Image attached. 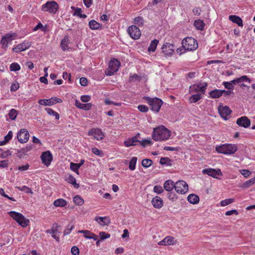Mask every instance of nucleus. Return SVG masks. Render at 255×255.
Instances as JSON below:
<instances>
[{"label": "nucleus", "instance_id": "f257e3e1", "mask_svg": "<svg viewBox=\"0 0 255 255\" xmlns=\"http://www.w3.org/2000/svg\"><path fill=\"white\" fill-rule=\"evenodd\" d=\"M171 131L164 126H160L153 128L152 137L155 141H165L168 139Z\"/></svg>", "mask_w": 255, "mask_h": 255}, {"label": "nucleus", "instance_id": "f03ea898", "mask_svg": "<svg viewBox=\"0 0 255 255\" xmlns=\"http://www.w3.org/2000/svg\"><path fill=\"white\" fill-rule=\"evenodd\" d=\"M8 214L22 227H26L29 224V220L25 218L20 213L15 211H10L8 212Z\"/></svg>", "mask_w": 255, "mask_h": 255}, {"label": "nucleus", "instance_id": "7ed1b4c3", "mask_svg": "<svg viewBox=\"0 0 255 255\" xmlns=\"http://www.w3.org/2000/svg\"><path fill=\"white\" fill-rule=\"evenodd\" d=\"M237 150V145L233 144H224L216 147V150L218 153L226 155L234 154Z\"/></svg>", "mask_w": 255, "mask_h": 255}, {"label": "nucleus", "instance_id": "20e7f679", "mask_svg": "<svg viewBox=\"0 0 255 255\" xmlns=\"http://www.w3.org/2000/svg\"><path fill=\"white\" fill-rule=\"evenodd\" d=\"M182 47L187 51L196 50L198 46L197 40L194 38L188 37L184 38L182 42Z\"/></svg>", "mask_w": 255, "mask_h": 255}, {"label": "nucleus", "instance_id": "39448f33", "mask_svg": "<svg viewBox=\"0 0 255 255\" xmlns=\"http://www.w3.org/2000/svg\"><path fill=\"white\" fill-rule=\"evenodd\" d=\"M16 37L17 34L14 32H10L2 35L0 41L1 48L6 50L8 46V44L11 43V41L15 39Z\"/></svg>", "mask_w": 255, "mask_h": 255}, {"label": "nucleus", "instance_id": "423d86ee", "mask_svg": "<svg viewBox=\"0 0 255 255\" xmlns=\"http://www.w3.org/2000/svg\"><path fill=\"white\" fill-rule=\"evenodd\" d=\"M58 8V5L56 1L49 0L42 5L41 10L43 12H48L50 13L55 14Z\"/></svg>", "mask_w": 255, "mask_h": 255}, {"label": "nucleus", "instance_id": "0eeeda50", "mask_svg": "<svg viewBox=\"0 0 255 255\" xmlns=\"http://www.w3.org/2000/svg\"><path fill=\"white\" fill-rule=\"evenodd\" d=\"M121 66L120 62L117 59H112L109 64V67L106 71L107 76H111L117 72Z\"/></svg>", "mask_w": 255, "mask_h": 255}, {"label": "nucleus", "instance_id": "6e6552de", "mask_svg": "<svg viewBox=\"0 0 255 255\" xmlns=\"http://www.w3.org/2000/svg\"><path fill=\"white\" fill-rule=\"evenodd\" d=\"M174 189L177 193L180 194H184L188 191V185L185 181L179 180L175 183Z\"/></svg>", "mask_w": 255, "mask_h": 255}, {"label": "nucleus", "instance_id": "1a4fd4ad", "mask_svg": "<svg viewBox=\"0 0 255 255\" xmlns=\"http://www.w3.org/2000/svg\"><path fill=\"white\" fill-rule=\"evenodd\" d=\"M148 103L151 107L152 110L155 112H158L162 105V101L158 98H147Z\"/></svg>", "mask_w": 255, "mask_h": 255}, {"label": "nucleus", "instance_id": "9d476101", "mask_svg": "<svg viewBox=\"0 0 255 255\" xmlns=\"http://www.w3.org/2000/svg\"><path fill=\"white\" fill-rule=\"evenodd\" d=\"M161 51L165 57H171L174 53V45L169 43H165L161 47Z\"/></svg>", "mask_w": 255, "mask_h": 255}, {"label": "nucleus", "instance_id": "9b49d317", "mask_svg": "<svg viewBox=\"0 0 255 255\" xmlns=\"http://www.w3.org/2000/svg\"><path fill=\"white\" fill-rule=\"evenodd\" d=\"M89 136H93V138L97 140H100L104 138V134L100 128H93L91 129L88 133Z\"/></svg>", "mask_w": 255, "mask_h": 255}, {"label": "nucleus", "instance_id": "f8f14e48", "mask_svg": "<svg viewBox=\"0 0 255 255\" xmlns=\"http://www.w3.org/2000/svg\"><path fill=\"white\" fill-rule=\"evenodd\" d=\"M18 141L21 143H26L29 139V133L25 128L21 129L17 134Z\"/></svg>", "mask_w": 255, "mask_h": 255}, {"label": "nucleus", "instance_id": "ddd939ff", "mask_svg": "<svg viewBox=\"0 0 255 255\" xmlns=\"http://www.w3.org/2000/svg\"><path fill=\"white\" fill-rule=\"evenodd\" d=\"M62 100L57 97H52L49 99H41L38 101V103L43 106H52L56 103H60Z\"/></svg>", "mask_w": 255, "mask_h": 255}, {"label": "nucleus", "instance_id": "4468645a", "mask_svg": "<svg viewBox=\"0 0 255 255\" xmlns=\"http://www.w3.org/2000/svg\"><path fill=\"white\" fill-rule=\"evenodd\" d=\"M128 32L131 38L134 39H138L141 35L139 29L135 25H131L128 27Z\"/></svg>", "mask_w": 255, "mask_h": 255}, {"label": "nucleus", "instance_id": "2eb2a0df", "mask_svg": "<svg viewBox=\"0 0 255 255\" xmlns=\"http://www.w3.org/2000/svg\"><path fill=\"white\" fill-rule=\"evenodd\" d=\"M202 173L212 176L214 178H219L218 176L222 175L220 169H215L211 168L204 169L202 170Z\"/></svg>", "mask_w": 255, "mask_h": 255}, {"label": "nucleus", "instance_id": "dca6fc26", "mask_svg": "<svg viewBox=\"0 0 255 255\" xmlns=\"http://www.w3.org/2000/svg\"><path fill=\"white\" fill-rule=\"evenodd\" d=\"M42 163L48 166L50 164L52 160V155L49 151H46L42 153L41 155Z\"/></svg>", "mask_w": 255, "mask_h": 255}, {"label": "nucleus", "instance_id": "f3484780", "mask_svg": "<svg viewBox=\"0 0 255 255\" xmlns=\"http://www.w3.org/2000/svg\"><path fill=\"white\" fill-rule=\"evenodd\" d=\"M94 220L101 226H108L111 223V220L108 216H96Z\"/></svg>", "mask_w": 255, "mask_h": 255}, {"label": "nucleus", "instance_id": "a211bd4d", "mask_svg": "<svg viewBox=\"0 0 255 255\" xmlns=\"http://www.w3.org/2000/svg\"><path fill=\"white\" fill-rule=\"evenodd\" d=\"M30 46V42L28 41H24L23 42L20 43L13 47L12 48V51L16 53L20 52L28 49Z\"/></svg>", "mask_w": 255, "mask_h": 255}, {"label": "nucleus", "instance_id": "6ab92c4d", "mask_svg": "<svg viewBox=\"0 0 255 255\" xmlns=\"http://www.w3.org/2000/svg\"><path fill=\"white\" fill-rule=\"evenodd\" d=\"M206 88L201 85H193L189 88L190 94H200L203 93L205 91Z\"/></svg>", "mask_w": 255, "mask_h": 255}, {"label": "nucleus", "instance_id": "aec40b11", "mask_svg": "<svg viewBox=\"0 0 255 255\" xmlns=\"http://www.w3.org/2000/svg\"><path fill=\"white\" fill-rule=\"evenodd\" d=\"M236 123L240 127L247 128L251 125V121L247 117L243 116L238 119Z\"/></svg>", "mask_w": 255, "mask_h": 255}, {"label": "nucleus", "instance_id": "412c9836", "mask_svg": "<svg viewBox=\"0 0 255 255\" xmlns=\"http://www.w3.org/2000/svg\"><path fill=\"white\" fill-rule=\"evenodd\" d=\"M218 111L220 116L224 120H227V117L231 113V110L227 106H220L218 108Z\"/></svg>", "mask_w": 255, "mask_h": 255}, {"label": "nucleus", "instance_id": "4be33fe9", "mask_svg": "<svg viewBox=\"0 0 255 255\" xmlns=\"http://www.w3.org/2000/svg\"><path fill=\"white\" fill-rule=\"evenodd\" d=\"M175 242L173 237L167 236L162 241L159 242L158 245L160 246L173 245L175 244Z\"/></svg>", "mask_w": 255, "mask_h": 255}, {"label": "nucleus", "instance_id": "5701e85b", "mask_svg": "<svg viewBox=\"0 0 255 255\" xmlns=\"http://www.w3.org/2000/svg\"><path fill=\"white\" fill-rule=\"evenodd\" d=\"M75 105L77 108L85 111H89L92 107V104L90 103L83 104L78 100H75Z\"/></svg>", "mask_w": 255, "mask_h": 255}, {"label": "nucleus", "instance_id": "b1692460", "mask_svg": "<svg viewBox=\"0 0 255 255\" xmlns=\"http://www.w3.org/2000/svg\"><path fill=\"white\" fill-rule=\"evenodd\" d=\"M151 203L153 206L157 209H160L163 206V201L159 196H155L151 200Z\"/></svg>", "mask_w": 255, "mask_h": 255}, {"label": "nucleus", "instance_id": "393cba45", "mask_svg": "<svg viewBox=\"0 0 255 255\" xmlns=\"http://www.w3.org/2000/svg\"><path fill=\"white\" fill-rule=\"evenodd\" d=\"M229 19L233 22L236 23L239 26L242 27L243 26L242 18L237 15H231L229 17Z\"/></svg>", "mask_w": 255, "mask_h": 255}, {"label": "nucleus", "instance_id": "a878e982", "mask_svg": "<svg viewBox=\"0 0 255 255\" xmlns=\"http://www.w3.org/2000/svg\"><path fill=\"white\" fill-rule=\"evenodd\" d=\"M188 201L192 204H197L199 202V196L195 194H190L187 196Z\"/></svg>", "mask_w": 255, "mask_h": 255}, {"label": "nucleus", "instance_id": "bb28decb", "mask_svg": "<svg viewBox=\"0 0 255 255\" xmlns=\"http://www.w3.org/2000/svg\"><path fill=\"white\" fill-rule=\"evenodd\" d=\"M164 188L167 191H171L175 188V183L171 180H166L164 183Z\"/></svg>", "mask_w": 255, "mask_h": 255}, {"label": "nucleus", "instance_id": "cd10ccee", "mask_svg": "<svg viewBox=\"0 0 255 255\" xmlns=\"http://www.w3.org/2000/svg\"><path fill=\"white\" fill-rule=\"evenodd\" d=\"M70 42V40L68 36L66 35L62 40L61 42V46L63 51H65L69 49L68 45Z\"/></svg>", "mask_w": 255, "mask_h": 255}, {"label": "nucleus", "instance_id": "c85d7f7f", "mask_svg": "<svg viewBox=\"0 0 255 255\" xmlns=\"http://www.w3.org/2000/svg\"><path fill=\"white\" fill-rule=\"evenodd\" d=\"M67 204V201L62 198L55 200L53 202V205L56 207H64Z\"/></svg>", "mask_w": 255, "mask_h": 255}, {"label": "nucleus", "instance_id": "c756f323", "mask_svg": "<svg viewBox=\"0 0 255 255\" xmlns=\"http://www.w3.org/2000/svg\"><path fill=\"white\" fill-rule=\"evenodd\" d=\"M138 142V140L136 136H133L131 138H128L124 142L126 146L129 147L135 145V142Z\"/></svg>", "mask_w": 255, "mask_h": 255}, {"label": "nucleus", "instance_id": "7c9ffc66", "mask_svg": "<svg viewBox=\"0 0 255 255\" xmlns=\"http://www.w3.org/2000/svg\"><path fill=\"white\" fill-rule=\"evenodd\" d=\"M243 82H246L250 83L251 82V80L246 75L242 76L239 78H236L232 80V82L236 83V84L240 83Z\"/></svg>", "mask_w": 255, "mask_h": 255}, {"label": "nucleus", "instance_id": "2f4dec72", "mask_svg": "<svg viewBox=\"0 0 255 255\" xmlns=\"http://www.w3.org/2000/svg\"><path fill=\"white\" fill-rule=\"evenodd\" d=\"M66 180L67 182L72 184L75 188H78L79 187V185L76 183V179L73 176L69 175L66 177Z\"/></svg>", "mask_w": 255, "mask_h": 255}, {"label": "nucleus", "instance_id": "473e14b6", "mask_svg": "<svg viewBox=\"0 0 255 255\" xmlns=\"http://www.w3.org/2000/svg\"><path fill=\"white\" fill-rule=\"evenodd\" d=\"M191 94L192 96L189 99L190 103H195L201 98V95L199 93Z\"/></svg>", "mask_w": 255, "mask_h": 255}, {"label": "nucleus", "instance_id": "72a5a7b5", "mask_svg": "<svg viewBox=\"0 0 255 255\" xmlns=\"http://www.w3.org/2000/svg\"><path fill=\"white\" fill-rule=\"evenodd\" d=\"M212 98H219L222 96L221 90L215 89L211 91L209 93Z\"/></svg>", "mask_w": 255, "mask_h": 255}, {"label": "nucleus", "instance_id": "f704fd0d", "mask_svg": "<svg viewBox=\"0 0 255 255\" xmlns=\"http://www.w3.org/2000/svg\"><path fill=\"white\" fill-rule=\"evenodd\" d=\"M158 42L159 41L157 39H154L153 40H152L150 42V45L148 48V51L149 52H154L157 47Z\"/></svg>", "mask_w": 255, "mask_h": 255}, {"label": "nucleus", "instance_id": "c9c22d12", "mask_svg": "<svg viewBox=\"0 0 255 255\" xmlns=\"http://www.w3.org/2000/svg\"><path fill=\"white\" fill-rule=\"evenodd\" d=\"M255 183V177L245 182L244 183H243L241 185V187L243 188H247L250 187L251 186L253 185Z\"/></svg>", "mask_w": 255, "mask_h": 255}, {"label": "nucleus", "instance_id": "e433bc0d", "mask_svg": "<svg viewBox=\"0 0 255 255\" xmlns=\"http://www.w3.org/2000/svg\"><path fill=\"white\" fill-rule=\"evenodd\" d=\"M194 25L197 29L202 30L205 26V23L203 20L198 19L195 20Z\"/></svg>", "mask_w": 255, "mask_h": 255}, {"label": "nucleus", "instance_id": "4c0bfd02", "mask_svg": "<svg viewBox=\"0 0 255 255\" xmlns=\"http://www.w3.org/2000/svg\"><path fill=\"white\" fill-rule=\"evenodd\" d=\"M89 26L92 30H97L100 27V24L95 20H92L89 22Z\"/></svg>", "mask_w": 255, "mask_h": 255}, {"label": "nucleus", "instance_id": "58836bf2", "mask_svg": "<svg viewBox=\"0 0 255 255\" xmlns=\"http://www.w3.org/2000/svg\"><path fill=\"white\" fill-rule=\"evenodd\" d=\"M45 111L47 112L48 115L54 117L55 119H59V115L58 114V113L53 110L52 109L46 108Z\"/></svg>", "mask_w": 255, "mask_h": 255}, {"label": "nucleus", "instance_id": "ea45409f", "mask_svg": "<svg viewBox=\"0 0 255 255\" xmlns=\"http://www.w3.org/2000/svg\"><path fill=\"white\" fill-rule=\"evenodd\" d=\"M73 202L75 204L79 206L82 205L84 203L83 198L79 195H76L73 198Z\"/></svg>", "mask_w": 255, "mask_h": 255}, {"label": "nucleus", "instance_id": "a19ab883", "mask_svg": "<svg viewBox=\"0 0 255 255\" xmlns=\"http://www.w3.org/2000/svg\"><path fill=\"white\" fill-rule=\"evenodd\" d=\"M137 158L136 157H133L131 159L129 163V169L130 170H134L135 169V166Z\"/></svg>", "mask_w": 255, "mask_h": 255}, {"label": "nucleus", "instance_id": "79ce46f5", "mask_svg": "<svg viewBox=\"0 0 255 255\" xmlns=\"http://www.w3.org/2000/svg\"><path fill=\"white\" fill-rule=\"evenodd\" d=\"M11 71L16 72L20 70V65L16 62L12 63L9 67Z\"/></svg>", "mask_w": 255, "mask_h": 255}, {"label": "nucleus", "instance_id": "37998d69", "mask_svg": "<svg viewBox=\"0 0 255 255\" xmlns=\"http://www.w3.org/2000/svg\"><path fill=\"white\" fill-rule=\"evenodd\" d=\"M138 142L143 147H145L147 145H151L152 144V141L150 138L144 139L141 141L138 140Z\"/></svg>", "mask_w": 255, "mask_h": 255}, {"label": "nucleus", "instance_id": "c03bdc74", "mask_svg": "<svg viewBox=\"0 0 255 255\" xmlns=\"http://www.w3.org/2000/svg\"><path fill=\"white\" fill-rule=\"evenodd\" d=\"M236 83H233L232 80L230 82H223V85L224 86L225 88L230 90H233L234 88L233 84H235Z\"/></svg>", "mask_w": 255, "mask_h": 255}, {"label": "nucleus", "instance_id": "a18cd8bd", "mask_svg": "<svg viewBox=\"0 0 255 255\" xmlns=\"http://www.w3.org/2000/svg\"><path fill=\"white\" fill-rule=\"evenodd\" d=\"M152 164V161L149 159H144L142 160L141 164L144 168L150 167Z\"/></svg>", "mask_w": 255, "mask_h": 255}, {"label": "nucleus", "instance_id": "49530a36", "mask_svg": "<svg viewBox=\"0 0 255 255\" xmlns=\"http://www.w3.org/2000/svg\"><path fill=\"white\" fill-rule=\"evenodd\" d=\"M17 116V112L15 109H11L9 112L8 116L12 120H14Z\"/></svg>", "mask_w": 255, "mask_h": 255}, {"label": "nucleus", "instance_id": "de8ad7c7", "mask_svg": "<svg viewBox=\"0 0 255 255\" xmlns=\"http://www.w3.org/2000/svg\"><path fill=\"white\" fill-rule=\"evenodd\" d=\"M134 23L138 26H142L144 23V20L142 17L138 16L134 19Z\"/></svg>", "mask_w": 255, "mask_h": 255}, {"label": "nucleus", "instance_id": "09e8293b", "mask_svg": "<svg viewBox=\"0 0 255 255\" xmlns=\"http://www.w3.org/2000/svg\"><path fill=\"white\" fill-rule=\"evenodd\" d=\"M16 188L20 191H24L25 193H30L31 194H33V191L32 190L26 186L17 187Z\"/></svg>", "mask_w": 255, "mask_h": 255}, {"label": "nucleus", "instance_id": "8fccbe9b", "mask_svg": "<svg viewBox=\"0 0 255 255\" xmlns=\"http://www.w3.org/2000/svg\"><path fill=\"white\" fill-rule=\"evenodd\" d=\"M234 202V199L233 198L226 199L221 202V205L223 207L228 205Z\"/></svg>", "mask_w": 255, "mask_h": 255}, {"label": "nucleus", "instance_id": "3c124183", "mask_svg": "<svg viewBox=\"0 0 255 255\" xmlns=\"http://www.w3.org/2000/svg\"><path fill=\"white\" fill-rule=\"evenodd\" d=\"M70 168L71 170H72L77 174H79V167H78V164H77V163L71 162L70 165Z\"/></svg>", "mask_w": 255, "mask_h": 255}, {"label": "nucleus", "instance_id": "603ef678", "mask_svg": "<svg viewBox=\"0 0 255 255\" xmlns=\"http://www.w3.org/2000/svg\"><path fill=\"white\" fill-rule=\"evenodd\" d=\"M71 9H72L74 12V15L77 16L79 17L81 13H82V10L81 8L79 7H75L74 6H71Z\"/></svg>", "mask_w": 255, "mask_h": 255}, {"label": "nucleus", "instance_id": "864d4df0", "mask_svg": "<svg viewBox=\"0 0 255 255\" xmlns=\"http://www.w3.org/2000/svg\"><path fill=\"white\" fill-rule=\"evenodd\" d=\"M153 191L157 194H161L164 191V190L161 186L156 185L153 187Z\"/></svg>", "mask_w": 255, "mask_h": 255}, {"label": "nucleus", "instance_id": "5fc2aeb1", "mask_svg": "<svg viewBox=\"0 0 255 255\" xmlns=\"http://www.w3.org/2000/svg\"><path fill=\"white\" fill-rule=\"evenodd\" d=\"M99 237L101 240H103L109 238L110 235L104 232H101L99 233Z\"/></svg>", "mask_w": 255, "mask_h": 255}, {"label": "nucleus", "instance_id": "6e6d98bb", "mask_svg": "<svg viewBox=\"0 0 255 255\" xmlns=\"http://www.w3.org/2000/svg\"><path fill=\"white\" fill-rule=\"evenodd\" d=\"M240 172L246 178L248 177L251 174V172L247 169L240 170Z\"/></svg>", "mask_w": 255, "mask_h": 255}, {"label": "nucleus", "instance_id": "4d7b16f0", "mask_svg": "<svg viewBox=\"0 0 255 255\" xmlns=\"http://www.w3.org/2000/svg\"><path fill=\"white\" fill-rule=\"evenodd\" d=\"M58 227L57 224L54 225L50 230L46 231V233L51 235L56 234L57 231V228Z\"/></svg>", "mask_w": 255, "mask_h": 255}, {"label": "nucleus", "instance_id": "13d9d810", "mask_svg": "<svg viewBox=\"0 0 255 255\" xmlns=\"http://www.w3.org/2000/svg\"><path fill=\"white\" fill-rule=\"evenodd\" d=\"M74 226L68 225L66 229L63 232L64 235L66 236L69 235L74 229Z\"/></svg>", "mask_w": 255, "mask_h": 255}, {"label": "nucleus", "instance_id": "bf43d9fd", "mask_svg": "<svg viewBox=\"0 0 255 255\" xmlns=\"http://www.w3.org/2000/svg\"><path fill=\"white\" fill-rule=\"evenodd\" d=\"M71 253L72 255H79V249L76 246H73L71 248Z\"/></svg>", "mask_w": 255, "mask_h": 255}, {"label": "nucleus", "instance_id": "052dcab7", "mask_svg": "<svg viewBox=\"0 0 255 255\" xmlns=\"http://www.w3.org/2000/svg\"><path fill=\"white\" fill-rule=\"evenodd\" d=\"M80 99L82 102L87 103L91 100V97L89 95H82L81 96Z\"/></svg>", "mask_w": 255, "mask_h": 255}, {"label": "nucleus", "instance_id": "680f3d73", "mask_svg": "<svg viewBox=\"0 0 255 255\" xmlns=\"http://www.w3.org/2000/svg\"><path fill=\"white\" fill-rule=\"evenodd\" d=\"M19 88V85L17 82L13 83L10 86V91L11 92H15Z\"/></svg>", "mask_w": 255, "mask_h": 255}, {"label": "nucleus", "instance_id": "e2e57ef3", "mask_svg": "<svg viewBox=\"0 0 255 255\" xmlns=\"http://www.w3.org/2000/svg\"><path fill=\"white\" fill-rule=\"evenodd\" d=\"M137 108L139 111L142 113H146L148 111V109L145 105H139Z\"/></svg>", "mask_w": 255, "mask_h": 255}, {"label": "nucleus", "instance_id": "0e129e2a", "mask_svg": "<svg viewBox=\"0 0 255 255\" xmlns=\"http://www.w3.org/2000/svg\"><path fill=\"white\" fill-rule=\"evenodd\" d=\"M92 151L96 155H98L101 157H102L103 156L102 152L97 148H92Z\"/></svg>", "mask_w": 255, "mask_h": 255}, {"label": "nucleus", "instance_id": "69168bd1", "mask_svg": "<svg viewBox=\"0 0 255 255\" xmlns=\"http://www.w3.org/2000/svg\"><path fill=\"white\" fill-rule=\"evenodd\" d=\"M39 29H41L42 31H45V28L43 27V25L41 23L39 22L33 28V31H36Z\"/></svg>", "mask_w": 255, "mask_h": 255}, {"label": "nucleus", "instance_id": "338daca9", "mask_svg": "<svg viewBox=\"0 0 255 255\" xmlns=\"http://www.w3.org/2000/svg\"><path fill=\"white\" fill-rule=\"evenodd\" d=\"M238 215L239 214V212L237 210L234 209L230 211H228L225 213V215L226 216H231L232 215Z\"/></svg>", "mask_w": 255, "mask_h": 255}, {"label": "nucleus", "instance_id": "774afa93", "mask_svg": "<svg viewBox=\"0 0 255 255\" xmlns=\"http://www.w3.org/2000/svg\"><path fill=\"white\" fill-rule=\"evenodd\" d=\"M13 135L12 132L11 131H9L7 134L4 136V141L7 143L9 140H10Z\"/></svg>", "mask_w": 255, "mask_h": 255}]
</instances>
